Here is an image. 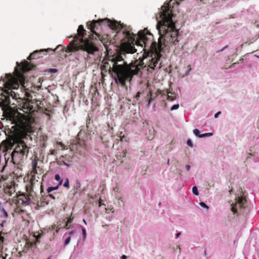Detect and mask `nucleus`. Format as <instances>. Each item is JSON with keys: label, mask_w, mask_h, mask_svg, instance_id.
<instances>
[{"label": "nucleus", "mask_w": 259, "mask_h": 259, "mask_svg": "<svg viewBox=\"0 0 259 259\" xmlns=\"http://www.w3.org/2000/svg\"><path fill=\"white\" fill-rule=\"evenodd\" d=\"M161 21L158 22L157 28L160 36L158 42L153 41V34L145 28L143 30L139 31L137 36L131 32L130 27L124 26L122 32L124 37H125L126 32H130L134 38L133 44H131L134 48L135 45L144 48L148 47L150 50L148 52H145L143 55V59L136 60L133 65H137L140 62L143 61L144 64L139 66V71L141 68H149L154 70L158 63L160 61L162 55L161 53L164 48H170L172 46L176 49L179 46L178 35L179 30L176 28L175 22L173 21V14L170 7L168 6L164 7L160 12ZM135 49V48H134ZM145 50V48H144Z\"/></svg>", "instance_id": "obj_1"}, {"label": "nucleus", "mask_w": 259, "mask_h": 259, "mask_svg": "<svg viewBox=\"0 0 259 259\" xmlns=\"http://www.w3.org/2000/svg\"><path fill=\"white\" fill-rule=\"evenodd\" d=\"M135 39L132 34L126 32L125 37L121 40V47L116 52L106 53L102 61V70L109 71L114 78L116 83L122 85H125L126 81H131L133 76L139 72V66L144 64L143 61H141L137 65L128 64L124 61L126 54H133L136 52L131 45Z\"/></svg>", "instance_id": "obj_2"}, {"label": "nucleus", "mask_w": 259, "mask_h": 259, "mask_svg": "<svg viewBox=\"0 0 259 259\" xmlns=\"http://www.w3.org/2000/svg\"><path fill=\"white\" fill-rule=\"evenodd\" d=\"M13 123L15 125L8 130L7 140L8 148L17 145L12 153L13 159L16 154H19L20 157L27 156L30 148L23 139H28L30 137V134L33 132L30 119L25 116L14 119Z\"/></svg>", "instance_id": "obj_3"}, {"label": "nucleus", "mask_w": 259, "mask_h": 259, "mask_svg": "<svg viewBox=\"0 0 259 259\" xmlns=\"http://www.w3.org/2000/svg\"><path fill=\"white\" fill-rule=\"evenodd\" d=\"M17 65L20 67L22 72H20L17 67L15 68L14 75L11 74H6L4 78L1 77V79L4 82V87L6 92L9 96H11L13 99L16 100L20 99L19 94L13 90H17L19 84L23 85L25 83V77L23 73L32 70L35 66L30 64L28 61L24 60L21 64L17 62Z\"/></svg>", "instance_id": "obj_4"}, {"label": "nucleus", "mask_w": 259, "mask_h": 259, "mask_svg": "<svg viewBox=\"0 0 259 259\" xmlns=\"http://www.w3.org/2000/svg\"><path fill=\"white\" fill-rule=\"evenodd\" d=\"M85 30L82 25H80L77 30V34L73 37V39L70 42L69 45L66 49L67 53L82 50L89 54L93 55L95 52H98L99 47L94 39L93 34L89 35V37L83 38L85 34ZM72 37V36H71Z\"/></svg>", "instance_id": "obj_5"}, {"label": "nucleus", "mask_w": 259, "mask_h": 259, "mask_svg": "<svg viewBox=\"0 0 259 259\" xmlns=\"http://www.w3.org/2000/svg\"><path fill=\"white\" fill-rule=\"evenodd\" d=\"M87 23L88 28L90 29L93 34H95L96 36L99 37V33L96 30L98 29L99 26L102 23H105L112 29L117 31H120L122 29L124 28L125 25L121 24L120 22L116 20H111L108 18L98 19L93 20L90 24Z\"/></svg>", "instance_id": "obj_6"}, {"label": "nucleus", "mask_w": 259, "mask_h": 259, "mask_svg": "<svg viewBox=\"0 0 259 259\" xmlns=\"http://www.w3.org/2000/svg\"><path fill=\"white\" fill-rule=\"evenodd\" d=\"M245 191L240 188L237 191V196L235 198V203L231 204V211L234 214L237 215L243 214L244 209L247 206V201Z\"/></svg>", "instance_id": "obj_7"}, {"label": "nucleus", "mask_w": 259, "mask_h": 259, "mask_svg": "<svg viewBox=\"0 0 259 259\" xmlns=\"http://www.w3.org/2000/svg\"><path fill=\"white\" fill-rule=\"evenodd\" d=\"M159 95H161L162 97L166 95L167 100L171 101H174L176 99V94L173 92L168 91V90L165 91L160 90H158L155 93L154 95H153L151 91H150L147 95L148 97H149V99L148 100V105H149L151 101Z\"/></svg>", "instance_id": "obj_8"}, {"label": "nucleus", "mask_w": 259, "mask_h": 259, "mask_svg": "<svg viewBox=\"0 0 259 259\" xmlns=\"http://www.w3.org/2000/svg\"><path fill=\"white\" fill-rule=\"evenodd\" d=\"M60 47L62 48V46H58L57 48L53 50L51 49H42L40 50H36L34 51L32 53L30 54L27 59L31 60L32 59H36L43 57L42 54H46L45 53H48L50 51H55L56 50L59 49Z\"/></svg>", "instance_id": "obj_9"}, {"label": "nucleus", "mask_w": 259, "mask_h": 259, "mask_svg": "<svg viewBox=\"0 0 259 259\" xmlns=\"http://www.w3.org/2000/svg\"><path fill=\"white\" fill-rule=\"evenodd\" d=\"M37 162L36 161H34L32 162V169L31 172V178L30 180V183L31 185V189H33L35 184V182H38V180H35V175L37 173Z\"/></svg>", "instance_id": "obj_10"}, {"label": "nucleus", "mask_w": 259, "mask_h": 259, "mask_svg": "<svg viewBox=\"0 0 259 259\" xmlns=\"http://www.w3.org/2000/svg\"><path fill=\"white\" fill-rule=\"evenodd\" d=\"M98 37L99 40L101 41V42L104 45L105 48L106 49V53H111V50L109 48V46L110 44V41L109 40L108 36H106L105 37H104L103 36H101L99 34V37Z\"/></svg>", "instance_id": "obj_11"}, {"label": "nucleus", "mask_w": 259, "mask_h": 259, "mask_svg": "<svg viewBox=\"0 0 259 259\" xmlns=\"http://www.w3.org/2000/svg\"><path fill=\"white\" fill-rule=\"evenodd\" d=\"M18 204L27 205L29 204L30 199L25 195H20L18 197Z\"/></svg>", "instance_id": "obj_12"}, {"label": "nucleus", "mask_w": 259, "mask_h": 259, "mask_svg": "<svg viewBox=\"0 0 259 259\" xmlns=\"http://www.w3.org/2000/svg\"><path fill=\"white\" fill-rule=\"evenodd\" d=\"M55 179L56 181H59V184L56 187H49L47 189V192L48 193H50L54 190H57L59 186L62 184L63 180L60 179V177L58 174L55 175Z\"/></svg>", "instance_id": "obj_13"}, {"label": "nucleus", "mask_w": 259, "mask_h": 259, "mask_svg": "<svg viewBox=\"0 0 259 259\" xmlns=\"http://www.w3.org/2000/svg\"><path fill=\"white\" fill-rule=\"evenodd\" d=\"M41 234H39L37 235H34L33 236H34V237H35V241L33 242V241H28L27 242V244L28 245V246L29 247H32L33 246H34V245H35L36 242H39V239L41 237Z\"/></svg>", "instance_id": "obj_14"}, {"label": "nucleus", "mask_w": 259, "mask_h": 259, "mask_svg": "<svg viewBox=\"0 0 259 259\" xmlns=\"http://www.w3.org/2000/svg\"><path fill=\"white\" fill-rule=\"evenodd\" d=\"M80 188H81V184L80 183V182H79L78 180H77L76 182V186H75L76 192H77L78 191H80Z\"/></svg>", "instance_id": "obj_15"}, {"label": "nucleus", "mask_w": 259, "mask_h": 259, "mask_svg": "<svg viewBox=\"0 0 259 259\" xmlns=\"http://www.w3.org/2000/svg\"><path fill=\"white\" fill-rule=\"evenodd\" d=\"M192 192L195 195L197 196L199 194L197 187L195 186L192 187Z\"/></svg>", "instance_id": "obj_16"}, {"label": "nucleus", "mask_w": 259, "mask_h": 259, "mask_svg": "<svg viewBox=\"0 0 259 259\" xmlns=\"http://www.w3.org/2000/svg\"><path fill=\"white\" fill-rule=\"evenodd\" d=\"M73 220V218H71V216L68 219L67 223L66 224V227L67 229L69 228V227H68V225L72 222Z\"/></svg>", "instance_id": "obj_17"}, {"label": "nucleus", "mask_w": 259, "mask_h": 259, "mask_svg": "<svg viewBox=\"0 0 259 259\" xmlns=\"http://www.w3.org/2000/svg\"><path fill=\"white\" fill-rule=\"evenodd\" d=\"M63 186L66 188H69V181L68 178H66L65 180V182L63 184Z\"/></svg>", "instance_id": "obj_18"}, {"label": "nucleus", "mask_w": 259, "mask_h": 259, "mask_svg": "<svg viewBox=\"0 0 259 259\" xmlns=\"http://www.w3.org/2000/svg\"><path fill=\"white\" fill-rule=\"evenodd\" d=\"M106 212H107V213L109 212V211H111L112 212H114V209H113V206H111V205L108 206L107 207V208H106Z\"/></svg>", "instance_id": "obj_19"}, {"label": "nucleus", "mask_w": 259, "mask_h": 259, "mask_svg": "<svg viewBox=\"0 0 259 259\" xmlns=\"http://www.w3.org/2000/svg\"><path fill=\"white\" fill-rule=\"evenodd\" d=\"M193 133L195 136H198L199 138V136H200V135L199 134L200 132H199V130H198L197 128L194 129L193 130Z\"/></svg>", "instance_id": "obj_20"}, {"label": "nucleus", "mask_w": 259, "mask_h": 259, "mask_svg": "<svg viewBox=\"0 0 259 259\" xmlns=\"http://www.w3.org/2000/svg\"><path fill=\"white\" fill-rule=\"evenodd\" d=\"M212 135V134L210 133H205L203 134H201L200 136H199V138H203V137H207V136H211Z\"/></svg>", "instance_id": "obj_21"}, {"label": "nucleus", "mask_w": 259, "mask_h": 259, "mask_svg": "<svg viewBox=\"0 0 259 259\" xmlns=\"http://www.w3.org/2000/svg\"><path fill=\"white\" fill-rule=\"evenodd\" d=\"M70 239H71V237H70V236H69L65 240L64 244L65 245H66L69 243V242L70 241Z\"/></svg>", "instance_id": "obj_22"}, {"label": "nucleus", "mask_w": 259, "mask_h": 259, "mask_svg": "<svg viewBox=\"0 0 259 259\" xmlns=\"http://www.w3.org/2000/svg\"><path fill=\"white\" fill-rule=\"evenodd\" d=\"M179 108V104H176V105H173L171 107L170 110L172 111V110H176V109H178Z\"/></svg>", "instance_id": "obj_23"}, {"label": "nucleus", "mask_w": 259, "mask_h": 259, "mask_svg": "<svg viewBox=\"0 0 259 259\" xmlns=\"http://www.w3.org/2000/svg\"><path fill=\"white\" fill-rule=\"evenodd\" d=\"M82 235H83V240H84L86 238V231L85 228L82 229Z\"/></svg>", "instance_id": "obj_24"}, {"label": "nucleus", "mask_w": 259, "mask_h": 259, "mask_svg": "<svg viewBox=\"0 0 259 259\" xmlns=\"http://www.w3.org/2000/svg\"><path fill=\"white\" fill-rule=\"evenodd\" d=\"M126 151L125 150H123V151L122 152V153L119 155V156L121 157H125L126 156Z\"/></svg>", "instance_id": "obj_25"}, {"label": "nucleus", "mask_w": 259, "mask_h": 259, "mask_svg": "<svg viewBox=\"0 0 259 259\" xmlns=\"http://www.w3.org/2000/svg\"><path fill=\"white\" fill-rule=\"evenodd\" d=\"M141 93L138 92L136 96L134 97V98L136 99V100H138L140 97Z\"/></svg>", "instance_id": "obj_26"}, {"label": "nucleus", "mask_w": 259, "mask_h": 259, "mask_svg": "<svg viewBox=\"0 0 259 259\" xmlns=\"http://www.w3.org/2000/svg\"><path fill=\"white\" fill-rule=\"evenodd\" d=\"M49 72L50 73H56L57 72V70L55 68H51L49 70Z\"/></svg>", "instance_id": "obj_27"}, {"label": "nucleus", "mask_w": 259, "mask_h": 259, "mask_svg": "<svg viewBox=\"0 0 259 259\" xmlns=\"http://www.w3.org/2000/svg\"><path fill=\"white\" fill-rule=\"evenodd\" d=\"M200 205L201 206L203 207L206 208L207 209H208V206H207V205L205 203H204V202H201L200 203Z\"/></svg>", "instance_id": "obj_28"}, {"label": "nucleus", "mask_w": 259, "mask_h": 259, "mask_svg": "<svg viewBox=\"0 0 259 259\" xmlns=\"http://www.w3.org/2000/svg\"><path fill=\"white\" fill-rule=\"evenodd\" d=\"M187 143L189 146H190V147L193 146L192 142L191 141V140L190 139L188 140Z\"/></svg>", "instance_id": "obj_29"}, {"label": "nucleus", "mask_w": 259, "mask_h": 259, "mask_svg": "<svg viewBox=\"0 0 259 259\" xmlns=\"http://www.w3.org/2000/svg\"><path fill=\"white\" fill-rule=\"evenodd\" d=\"M221 111H219L217 113H216L215 114H214V118H217L218 117L219 115L221 114Z\"/></svg>", "instance_id": "obj_30"}, {"label": "nucleus", "mask_w": 259, "mask_h": 259, "mask_svg": "<svg viewBox=\"0 0 259 259\" xmlns=\"http://www.w3.org/2000/svg\"><path fill=\"white\" fill-rule=\"evenodd\" d=\"M57 143V144H59V145H60L61 146V147H62V149H64V147H65V146H64V144H63L61 142H58Z\"/></svg>", "instance_id": "obj_31"}, {"label": "nucleus", "mask_w": 259, "mask_h": 259, "mask_svg": "<svg viewBox=\"0 0 259 259\" xmlns=\"http://www.w3.org/2000/svg\"><path fill=\"white\" fill-rule=\"evenodd\" d=\"M227 48H228V46H226L225 47H224L222 49L219 50V51H217V53H219V52H222L225 49H226Z\"/></svg>", "instance_id": "obj_32"}, {"label": "nucleus", "mask_w": 259, "mask_h": 259, "mask_svg": "<svg viewBox=\"0 0 259 259\" xmlns=\"http://www.w3.org/2000/svg\"><path fill=\"white\" fill-rule=\"evenodd\" d=\"M50 154L51 155H55V153H56V151L55 150H51L50 151Z\"/></svg>", "instance_id": "obj_33"}, {"label": "nucleus", "mask_w": 259, "mask_h": 259, "mask_svg": "<svg viewBox=\"0 0 259 259\" xmlns=\"http://www.w3.org/2000/svg\"><path fill=\"white\" fill-rule=\"evenodd\" d=\"M49 196L53 199H55L56 198V196L53 195L52 194H49Z\"/></svg>", "instance_id": "obj_34"}, {"label": "nucleus", "mask_w": 259, "mask_h": 259, "mask_svg": "<svg viewBox=\"0 0 259 259\" xmlns=\"http://www.w3.org/2000/svg\"><path fill=\"white\" fill-rule=\"evenodd\" d=\"M185 167H186V169H187V170H188H188H190V165H186V166H185Z\"/></svg>", "instance_id": "obj_35"}, {"label": "nucleus", "mask_w": 259, "mask_h": 259, "mask_svg": "<svg viewBox=\"0 0 259 259\" xmlns=\"http://www.w3.org/2000/svg\"><path fill=\"white\" fill-rule=\"evenodd\" d=\"M127 258L125 255H122L121 256V259H126Z\"/></svg>", "instance_id": "obj_36"}, {"label": "nucleus", "mask_w": 259, "mask_h": 259, "mask_svg": "<svg viewBox=\"0 0 259 259\" xmlns=\"http://www.w3.org/2000/svg\"><path fill=\"white\" fill-rule=\"evenodd\" d=\"M180 235H181V233L180 232L177 233L176 234V238L179 237L180 236Z\"/></svg>", "instance_id": "obj_37"}, {"label": "nucleus", "mask_w": 259, "mask_h": 259, "mask_svg": "<svg viewBox=\"0 0 259 259\" xmlns=\"http://www.w3.org/2000/svg\"><path fill=\"white\" fill-rule=\"evenodd\" d=\"M102 205V202H101V199H100L99 200V206H101Z\"/></svg>", "instance_id": "obj_38"}, {"label": "nucleus", "mask_w": 259, "mask_h": 259, "mask_svg": "<svg viewBox=\"0 0 259 259\" xmlns=\"http://www.w3.org/2000/svg\"><path fill=\"white\" fill-rule=\"evenodd\" d=\"M83 223H84L85 225H87V223L86 221H85L84 219H83Z\"/></svg>", "instance_id": "obj_39"}, {"label": "nucleus", "mask_w": 259, "mask_h": 259, "mask_svg": "<svg viewBox=\"0 0 259 259\" xmlns=\"http://www.w3.org/2000/svg\"><path fill=\"white\" fill-rule=\"evenodd\" d=\"M161 62H160V63H159V66H158V68H160L161 67Z\"/></svg>", "instance_id": "obj_40"}, {"label": "nucleus", "mask_w": 259, "mask_h": 259, "mask_svg": "<svg viewBox=\"0 0 259 259\" xmlns=\"http://www.w3.org/2000/svg\"><path fill=\"white\" fill-rule=\"evenodd\" d=\"M89 124V122H88V121H87V127H88V126H89V125H88V124Z\"/></svg>", "instance_id": "obj_41"}, {"label": "nucleus", "mask_w": 259, "mask_h": 259, "mask_svg": "<svg viewBox=\"0 0 259 259\" xmlns=\"http://www.w3.org/2000/svg\"><path fill=\"white\" fill-rule=\"evenodd\" d=\"M5 102H6V103L7 102V105H9V104H10V103H9V102H7V101H5Z\"/></svg>", "instance_id": "obj_42"}, {"label": "nucleus", "mask_w": 259, "mask_h": 259, "mask_svg": "<svg viewBox=\"0 0 259 259\" xmlns=\"http://www.w3.org/2000/svg\"><path fill=\"white\" fill-rule=\"evenodd\" d=\"M73 233V232H70L69 233V234H70V235H72Z\"/></svg>", "instance_id": "obj_43"}, {"label": "nucleus", "mask_w": 259, "mask_h": 259, "mask_svg": "<svg viewBox=\"0 0 259 259\" xmlns=\"http://www.w3.org/2000/svg\"><path fill=\"white\" fill-rule=\"evenodd\" d=\"M232 192V190H230V191H229V192H230V194H231Z\"/></svg>", "instance_id": "obj_44"}, {"label": "nucleus", "mask_w": 259, "mask_h": 259, "mask_svg": "<svg viewBox=\"0 0 259 259\" xmlns=\"http://www.w3.org/2000/svg\"><path fill=\"white\" fill-rule=\"evenodd\" d=\"M188 67H189V70H190L191 69V68L190 67V66H189Z\"/></svg>", "instance_id": "obj_45"}, {"label": "nucleus", "mask_w": 259, "mask_h": 259, "mask_svg": "<svg viewBox=\"0 0 259 259\" xmlns=\"http://www.w3.org/2000/svg\"><path fill=\"white\" fill-rule=\"evenodd\" d=\"M88 118H89V121H90V119H90V117H89H89H88Z\"/></svg>", "instance_id": "obj_46"}]
</instances>
